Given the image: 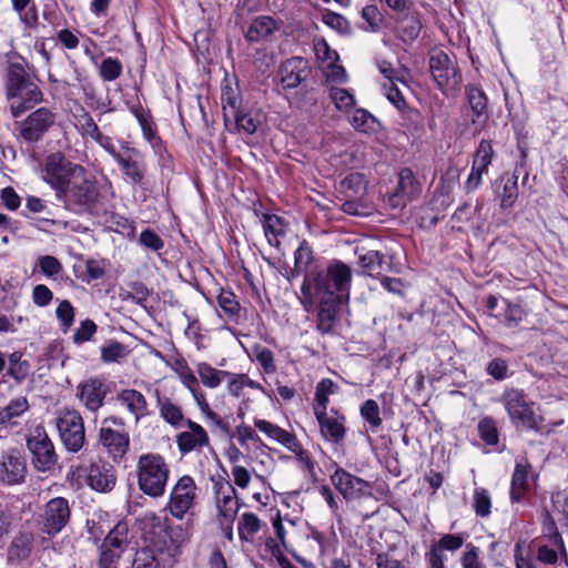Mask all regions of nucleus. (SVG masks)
<instances>
[{
    "label": "nucleus",
    "mask_w": 568,
    "mask_h": 568,
    "mask_svg": "<svg viewBox=\"0 0 568 568\" xmlns=\"http://www.w3.org/2000/svg\"><path fill=\"white\" fill-rule=\"evenodd\" d=\"M42 179L55 191L59 201L75 211L88 210L98 200L99 189L93 178L60 152L47 156Z\"/></svg>",
    "instance_id": "1"
},
{
    "label": "nucleus",
    "mask_w": 568,
    "mask_h": 568,
    "mask_svg": "<svg viewBox=\"0 0 568 568\" xmlns=\"http://www.w3.org/2000/svg\"><path fill=\"white\" fill-rule=\"evenodd\" d=\"M141 535L153 552L172 562L182 554L191 540L193 523L174 524L168 516L146 511L139 519Z\"/></svg>",
    "instance_id": "2"
},
{
    "label": "nucleus",
    "mask_w": 568,
    "mask_h": 568,
    "mask_svg": "<svg viewBox=\"0 0 568 568\" xmlns=\"http://www.w3.org/2000/svg\"><path fill=\"white\" fill-rule=\"evenodd\" d=\"M351 281V268L343 262L335 261L325 270L305 275L298 301L306 312L313 310L316 298L343 301L348 295Z\"/></svg>",
    "instance_id": "3"
},
{
    "label": "nucleus",
    "mask_w": 568,
    "mask_h": 568,
    "mask_svg": "<svg viewBox=\"0 0 568 568\" xmlns=\"http://www.w3.org/2000/svg\"><path fill=\"white\" fill-rule=\"evenodd\" d=\"M170 473V465L166 459L158 453H144L138 458V487L149 497L160 498L164 496Z\"/></svg>",
    "instance_id": "4"
},
{
    "label": "nucleus",
    "mask_w": 568,
    "mask_h": 568,
    "mask_svg": "<svg viewBox=\"0 0 568 568\" xmlns=\"http://www.w3.org/2000/svg\"><path fill=\"white\" fill-rule=\"evenodd\" d=\"M500 403L516 428L540 429L542 418L536 414L535 403L523 389L507 388L500 396Z\"/></svg>",
    "instance_id": "5"
},
{
    "label": "nucleus",
    "mask_w": 568,
    "mask_h": 568,
    "mask_svg": "<svg viewBox=\"0 0 568 568\" xmlns=\"http://www.w3.org/2000/svg\"><path fill=\"white\" fill-rule=\"evenodd\" d=\"M428 67L437 88L445 94L457 91L462 83V73L454 58L442 48L428 52Z\"/></svg>",
    "instance_id": "6"
},
{
    "label": "nucleus",
    "mask_w": 568,
    "mask_h": 568,
    "mask_svg": "<svg viewBox=\"0 0 568 568\" xmlns=\"http://www.w3.org/2000/svg\"><path fill=\"white\" fill-rule=\"evenodd\" d=\"M99 443L114 463H121L130 448V435L125 430L124 419L115 415L105 417L99 430Z\"/></svg>",
    "instance_id": "7"
},
{
    "label": "nucleus",
    "mask_w": 568,
    "mask_h": 568,
    "mask_svg": "<svg viewBox=\"0 0 568 568\" xmlns=\"http://www.w3.org/2000/svg\"><path fill=\"white\" fill-rule=\"evenodd\" d=\"M74 474L79 479H83L91 489L99 493H109L116 484L114 467L102 458L83 460L75 467Z\"/></svg>",
    "instance_id": "8"
},
{
    "label": "nucleus",
    "mask_w": 568,
    "mask_h": 568,
    "mask_svg": "<svg viewBox=\"0 0 568 568\" xmlns=\"http://www.w3.org/2000/svg\"><path fill=\"white\" fill-rule=\"evenodd\" d=\"M197 486L190 475H183L172 486L164 510L178 519L183 520L190 510L195 506Z\"/></svg>",
    "instance_id": "9"
},
{
    "label": "nucleus",
    "mask_w": 568,
    "mask_h": 568,
    "mask_svg": "<svg viewBox=\"0 0 568 568\" xmlns=\"http://www.w3.org/2000/svg\"><path fill=\"white\" fill-rule=\"evenodd\" d=\"M27 447L32 455V464L39 471H50L58 463L53 443L43 426H36L27 436Z\"/></svg>",
    "instance_id": "10"
},
{
    "label": "nucleus",
    "mask_w": 568,
    "mask_h": 568,
    "mask_svg": "<svg viewBox=\"0 0 568 568\" xmlns=\"http://www.w3.org/2000/svg\"><path fill=\"white\" fill-rule=\"evenodd\" d=\"M57 427L67 450L78 453L85 443L83 418L74 409H65L57 417Z\"/></svg>",
    "instance_id": "11"
},
{
    "label": "nucleus",
    "mask_w": 568,
    "mask_h": 568,
    "mask_svg": "<svg viewBox=\"0 0 568 568\" xmlns=\"http://www.w3.org/2000/svg\"><path fill=\"white\" fill-rule=\"evenodd\" d=\"M331 481L345 500H357L372 497V483L357 477L342 467H336Z\"/></svg>",
    "instance_id": "12"
},
{
    "label": "nucleus",
    "mask_w": 568,
    "mask_h": 568,
    "mask_svg": "<svg viewBox=\"0 0 568 568\" xmlns=\"http://www.w3.org/2000/svg\"><path fill=\"white\" fill-rule=\"evenodd\" d=\"M216 520L234 521L240 509V503L234 486L226 479L213 481Z\"/></svg>",
    "instance_id": "13"
},
{
    "label": "nucleus",
    "mask_w": 568,
    "mask_h": 568,
    "mask_svg": "<svg viewBox=\"0 0 568 568\" xmlns=\"http://www.w3.org/2000/svg\"><path fill=\"white\" fill-rule=\"evenodd\" d=\"M118 165L132 185H142L146 174L144 154L136 148L123 143V154L116 155Z\"/></svg>",
    "instance_id": "14"
},
{
    "label": "nucleus",
    "mask_w": 568,
    "mask_h": 568,
    "mask_svg": "<svg viewBox=\"0 0 568 568\" xmlns=\"http://www.w3.org/2000/svg\"><path fill=\"white\" fill-rule=\"evenodd\" d=\"M71 509L69 501L63 497L50 499L42 514V530L48 535L60 532L69 523Z\"/></svg>",
    "instance_id": "15"
},
{
    "label": "nucleus",
    "mask_w": 568,
    "mask_h": 568,
    "mask_svg": "<svg viewBox=\"0 0 568 568\" xmlns=\"http://www.w3.org/2000/svg\"><path fill=\"white\" fill-rule=\"evenodd\" d=\"M420 193V185L410 169L404 168L398 173V183L395 191L388 196L392 209H403Z\"/></svg>",
    "instance_id": "16"
},
{
    "label": "nucleus",
    "mask_w": 568,
    "mask_h": 568,
    "mask_svg": "<svg viewBox=\"0 0 568 568\" xmlns=\"http://www.w3.org/2000/svg\"><path fill=\"white\" fill-rule=\"evenodd\" d=\"M26 475V459L18 449H9L0 456V483L18 485L24 481Z\"/></svg>",
    "instance_id": "17"
},
{
    "label": "nucleus",
    "mask_w": 568,
    "mask_h": 568,
    "mask_svg": "<svg viewBox=\"0 0 568 568\" xmlns=\"http://www.w3.org/2000/svg\"><path fill=\"white\" fill-rule=\"evenodd\" d=\"M184 426L187 427L176 435V445L181 455H187L194 450H201L210 445L207 432L200 424L186 419Z\"/></svg>",
    "instance_id": "18"
},
{
    "label": "nucleus",
    "mask_w": 568,
    "mask_h": 568,
    "mask_svg": "<svg viewBox=\"0 0 568 568\" xmlns=\"http://www.w3.org/2000/svg\"><path fill=\"white\" fill-rule=\"evenodd\" d=\"M54 114L47 108H40L32 112L22 123L20 135L29 142H36L54 123Z\"/></svg>",
    "instance_id": "19"
},
{
    "label": "nucleus",
    "mask_w": 568,
    "mask_h": 568,
    "mask_svg": "<svg viewBox=\"0 0 568 568\" xmlns=\"http://www.w3.org/2000/svg\"><path fill=\"white\" fill-rule=\"evenodd\" d=\"M106 394V385L97 377L89 378L77 387V396L81 404L92 413L98 412L103 406Z\"/></svg>",
    "instance_id": "20"
},
{
    "label": "nucleus",
    "mask_w": 568,
    "mask_h": 568,
    "mask_svg": "<svg viewBox=\"0 0 568 568\" xmlns=\"http://www.w3.org/2000/svg\"><path fill=\"white\" fill-rule=\"evenodd\" d=\"M311 73L308 61L302 57L286 59L280 67L278 77L284 89H295Z\"/></svg>",
    "instance_id": "21"
},
{
    "label": "nucleus",
    "mask_w": 568,
    "mask_h": 568,
    "mask_svg": "<svg viewBox=\"0 0 568 568\" xmlns=\"http://www.w3.org/2000/svg\"><path fill=\"white\" fill-rule=\"evenodd\" d=\"M116 404L133 416L135 424L149 416V403L145 396L134 388H123L115 394Z\"/></svg>",
    "instance_id": "22"
},
{
    "label": "nucleus",
    "mask_w": 568,
    "mask_h": 568,
    "mask_svg": "<svg viewBox=\"0 0 568 568\" xmlns=\"http://www.w3.org/2000/svg\"><path fill=\"white\" fill-rule=\"evenodd\" d=\"M423 16L416 9H408L396 20L395 33L404 44H413L423 30Z\"/></svg>",
    "instance_id": "23"
},
{
    "label": "nucleus",
    "mask_w": 568,
    "mask_h": 568,
    "mask_svg": "<svg viewBox=\"0 0 568 568\" xmlns=\"http://www.w3.org/2000/svg\"><path fill=\"white\" fill-rule=\"evenodd\" d=\"M322 437L331 443L337 444L342 442L345 437V417L343 415H338L336 412L333 414L322 413V415L315 416Z\"/></svg>",
    "instance_id": "24"
},
{
    "label": "nucleus",
    "mask_w": 568,
    "mask_h": 568,
    "mask_svg": "<svg viewBox=\"0 0 568 568\" xmlns=\"http://www.w3.org/2000/svg\"><path fill=\"white\" fill-rule=\"evenodd\" d=\"M526 154L523 152V160L518 162L515 166V170L511 174H504L501 176V182L504 183L501 192L498 194L500 200L501 209H510L515 205L518 197V178L521 171H525Z\"/></svg>",
    "instance_id": "25"
},
{
    "label": "nucleus",
    "mask_w": 568,
    "mask_h": 568,
    "mask_svg": "<svg viewBox=\"0 0 568 568\" xmlns=\"http://www.w3.org/2000/svg\"><path fill=\"white\" fill-rule=\"evenodd\" d=\"M466 98L471 110V123L481 126L487 119L488 99L484 90L476 84L466 87Z\"/></svg>",
    "instance_id": "26"
},
{
    "label": "nucleus",
    "mask_w": 568,
    "mask_h": 568,
    "mask_svg": "<svg viewBox=\"0 0 568 568\" xmlns=\"http://www.w3.org/2000/svg\"><path fill=\"white\" fill-rule=\"evenodd\" d=\"M10 99L12 100L10 105L11 113L17 118L27 110L33 108L34 104L41 102L42 92L36 83L30 81L26 87H23V89H21L19 94L11 95Z\"/></svg>",
    "instance_id": "27"
},
{
    "label": "nucleus",
    "mask_w": 568,
    "mask_h": 568,
    "mask_svg": "<svg viewBox=\"0 0 568 568\" xmlns=\"http://www.w3.org/2000/svg\"><path fill=\"white\" fill-rule=\"evenodd\" d=\"M363 271L369 276H381L392 271V257L379 251H368L358 258Z\"/></svg>",
    "instance_id": "28"
},
{
    "label": "nucleus",
    "mask_w": 568,
    "mask_h": 568,
    "mask_svg": "<svg viewBox=\"0 0 568 568\" xmlns=\"http://www.w3.org/2000/svg\"><path fill=\"white\" fill-rule=\"evenodd\" d=\"M320 307L317 313V329L322 334H329L333 332L337 313L342 304L341 300L318 298Z\"/></svg>",
    "instance_id": "29"
},
{
    "label": "nucleus",
    "mask_w": 568,
    "mask_h": 568,
    "mask_svg": "<svg viewBox=\"0 0 568 568\" xmlns=\"http://www.w3.org/2000/svg\"><path fill=\"white\" fill-rule=\"evenodd\" d=\"M34 537L31 532H20L8 548V561L20 564L28 559L33 549Z\"/></svg>",
    "instance_id": "30"
},
{
    "label": "nucleus",
    "mask_w": 568,
    "mask_h": 568,
    "mask_svg": "<svg viewBox=\"0 0 568 568\" xmlns=\"http://www.w3.org/2000/svg\"><path fill=\"white\" fill-rule=\"evenodd\" d=\"M262 224L268 244L278 248L281 239L286 234L287 225L284 219L275 214H264Z\"/></svg>",
    "instance_id": "31"
},
{
    "label": "nucleus",
    "mask_w": 568,
    "mask_h": 568,
    "mask_svg": "<svg viewBox=\"0 0 568 568\" xmlns=\"http://www.w3.org/2000/svg\"><path fill=\"white\" fill-rule=\"evenodd\" d=\"M531 466L529 463H517L511 477L510 499L514 503H519L528 489V476Z\"/></svg>",
    "instance_id": "32"
},
{
    "label": "nucleus",
    "mask_w": 568,
    "mask_h": 568,
    "mask_svg": "<svg viewBox=\"0 0 568 568\" xmlns=\"http://www.w3.org/2000/svg\"><path fill=\"white\" fill-rule=\"evenodd\" d=\"M30 78L21 62H10L7 68L8 97L17 95L30 82Z\"/></svg>",
    "instance_id": "33"
},
{
    "label": "nucleus",
    "mask_w": 568,
    "mask_h": 568,
    "mask_svg": "<svg viewBox=\"0 0 568 568\" xmlns=\"http://www.w3.org/2000/svg\"><path fill=\"white\" fill-rule=\"evenodd\" d=\"M277 28V23L273 18L266 16L257 17L251 22L245 37L251 42H258L271 36Z\"/></svg>",
    "instance_id": "34"
},
{
    "label": "nucleus",
    "mask_w": 568,
    "mask_h": 568,
    "mask_svg": "<svg viewBox=\"0 0 568 568\" xmlns=\"http://www.w3.org/2000/svg\"><path fill=\"white\" fill-rule=\"evenodd\" d=\"M217 304L227 321L239 324L242 307L237 296L232 291L221 290L217 295Z\"/></svg>",
    "instance_id": "35"
},
{
    "label": "nucleus",
    "mask_w": 568,
    "mask_h": 568,
    "mask_svg": "<svg viewBox=\"0 0 568 568\" xmlns=\"http://www.w3.org/2000/svg\"><path fill=\"white\" fill-rule=\"evenodd\" d=\"M221 102L223 108V116L226 123L231 122V116H235L237 110L241 109V95L237 88L226 83L222 87Z\"/></svg>",
    "instance_id": "36"
},
{
    "label": "nucleus",
    "mask_w": 568,
    "mask_h": 568,
    "mask_svg": "<svg viewBox=\"0 0 568 568\" xmlns=\"http://www.w3.org/2000/svg\"><path fill=\"white\" fill-rule=\"evenodd\" d=\"M196 374L205 387L216 388L225 376H229V371L217 369L206 362H200L196 364Z\"/></svg>",
    "instance_id": "37"
},
{
    "label": "nucleus",
    "mask_w": 568,
    "mask_h": 568,
    "mask_svg": "<svg viewBox=\"0 0 568 568\" xmlns=\"http://www.w3.org/2000/svg\"><path fill=\"white\" fill-rule=\"evenodd\" d=\"M341 187L347 197L362 199L366 193L367 181L364 174L353 172L342 180Z\"/></svg>",
    "instance_id": "38"
},
{
    "label": "nucleus",
    "mask_w": 568,
    "mask_h": 568,
    "mask_svg": "<svg viewBox=\"0 0 568 568\" xmlns=\"http://www.w3.org/2000/svg\"><path fill=\"white\" fill-rule=\"evenodd\" d=\"M254 426L262 433H264L268 438L277 442L283 446H287L295 435L290 433L276 424H273L265 419L255 418Z\"/></svg>",
    "instance_id": "39"
},
{
    "label": "nucleus",
    "mask_w": 568,
    "mask_h": 568,
    "mask_svg": "<svg viewBox=\"0 0 568 568\" xmlns=\"http://www.w3.org/2000/svg\"><path fill=\"white\" fill-rule=\"evenodd\" d=\"M286 448L295 455L298 467L303 473L310 477H314L316 475V462L313 459L310 452L303 448L296 436L286 446Z\"/></svg>",
    "instance_id": "40"
},
{
    "label": "nucleus",
    "mask_w": 568,
    "mask_h": 568,
    "mask_svg": "<svg viewBox=\"0 0 568 568\" xmlns=\"http://www.w3.org/2000/svg\"><path fill=\"white\" fill-rule=\"evenodd\" d=\"M29 407V402L24 396L11 399L8 405L0 410V426L7 424L16 425L13 419L24 414Z\"/></svg>",
    "instance_id": "41"
},
{
    "label": "nucleus",
    "mask_w": 568,
    "mask_h": 568,
    "mask_svg": "<svg viewBox=\"0 0 568 568\" xmlns=\"http://www.w3.org/2000/svg\"><path fill=\"white\" fill-rule=\"evenodd\" d=\"M328 97L335 108L342 113H351L355 108L356 100L354 94L344 88L331 85Z\"/></svg>",
    "instance_id": "42"
},
{
    "label": "nucleus",
    "mask_w": 568,
    "mask_h": 568,
    "mask_svg": "<svg viewBox=\"0 0 568 568\" xmlns=\"http://www.w3.org/2000/svg\"><path fill=\"white\" fill-rule=\"evenodd\" d=\"M262 521L254 513H243L239 521V537L244 541H253L254 536L261 530Z\"/></svg>",
    "instance_id": "43"
},
{
    "label": "nucleus",
    "mask_w": 568,
    "mask_h": 568,
    "mask_svg": "<svg viewBox=\"0 0 568 568\" xmlns=\"http://www.w3.org/2000/svg\"><path fill=\"white\" fill-rule=\"evenodd\" d=\"M176 373L184 387H186L193 395L194 400L197 403L199 395H204L200 389L199 378L190 366L183 361L178 362Z\"/></svg>",
    "instance_id": "44"
},
{
    "label": "nucleus",
    "mask_w": 568,
    "mask_h": 568,
    "mask_svg": "<svg viewBox=\"0 0 568 568\" xmlns=\"http://www.w3.org/2000/svg\"><path fill=\"white\" fill-rule=\"evenodd\" d=\"M349 123L355 130L364 133L374 132L378 125L376 118L365 109H354Z\"/></svg>",
    "instance_id": "45"
},
{
    "label": "nucleus",
    "mask_w": 568,
    "mask_h": 568,
    "mask_svg": "<svg viewBox=\"0 0 568 568\" xmlns=\"http://www.w3.org/2000/svg\"><path fill=\"white\" fill-rule=\"evenodd\" d=\"M363 22L359 28L366 32H378L383 22V17L375 4L365 6L361 11Z\"/></svg>",
    "instance_id": "46"
},
{
    "label": "nucleus",
    "mask_w": 568,
    "mask_h": 568,
    "mask_svg": "<svg viewBox=\"0 0 568 568\" xmlns=\"http://www.w3.org/2000/svg\"><path fill=\"white\" fill-rule=\"evenodd\" d=\"M9 367L7 375L12 377L18 383L22 382L29 374L30 364L27 361H22V354L20 352H13L8 357Z\"/></svg>",
    "instance_id": "47"
},
{
    "label": "nucleus",
    "mask_w": 568,
    "mask_h": 568,
    "mask_svg": "<svg viewBox=\"0 0 568 568\" xmlns=\"http://www.w3.org/2000/svg\"><path fill=\"white\" fill-rule=\"evenodd\" d=\"M361 416L368 423L372 432H377L382 426L381 410L376 400L367 399L361 406Z\"/></svg>",
    "instance_id": "48"
},
{
    "label": "nucleus",
    "mask_w": 568,
    "mask_h": 568,
    "mask_svg": "<svg viewBox=\"0 0 568 568\" xmlns=\"http://www.w3.org/2000/svg\"><path fill=\"white\" fill-rule=\"evenodd\" d=\"M161 417L174 427L180 426L184 422L183 413L180 406L169 399L159 400Z\"/></svg>",
    "instance_id": "49"
},
{
    "label": "nucleus",
    "mask_w": 568,
    "mask_h": 568,
    "mask_svg": "<svg viewBox=\"0 0 568 568\" xmlns=\"http://www.w3.org/2000/svg\"><path fill=\"white\" fill-rule=\"evenodd\" d=\"M477 429L480 439L487 445L494 446L498 444L499 434L493 417L487 416L479 420Z\"/></svg>",
    "instance_id": "50"
},
{
    "label": "nucleus",
    "mask_w": 568,
    "mask_h": 568,
    "mask_svg": "<svg viewBox=\"0 0 568 568\" xmlns=\"http://www.w3.org/2000/svg\"><path fill=\"white\" fill-rule=\"evenodd\" d=\"M14 11L19 14L20 19L29 27H32L38 21L37 10L32 0H11Z\"/></svg>",
    "instance_id": "51"
},
{
    "label": "nucleus",
    "mask_w": 568,
    "mask_h": 568,
    "mask_svg": "<svg viewBox=\"0 0 568 568\" xmlns=\"http://www.w3.org/2000/svg\"><path fill=\"white\" fill-rule=\"evenodd\" d=\"M77 126L82 136H89L92 140L100 133L93 118L85 109L81 108L80 113L75 115Z\"/></svg>",
    "instance_id": "52"
},
{
    "label": "nucleus",
    "mask_w": 568,
    "mask_h": 568,
    "mask_svg": "<svg viewBox=\"0 0 568 568\" xmlns=\"http://www.w3.org/2000/svg\"><path fill=\"white\" fill-rule=\"evenodd\" d=\"M122 63L116 58H106L102 61L99 69V74L103 81H114L122 74Z\"/></svg>",
    "instance_id": "53"
},
{
    "label": "nucleus",
    "mask_w": 568,
    "mask_h": 568,
    "mask_svg": "<svg viewBox=\"0 0 568 568\" xmlns=\"http://www.w3.org/2000/svg\"><path fill=\"white\" fill-rule=\"evenodd\" d=\"M125 356V346L120 342L109 341L101 347V359L104 363H115Z\"/></svg>",
    "instance_id": "54"
},
{
    "label": "nucleus",
    "mask_w": 568,
    "mask_h": 568,
    "mask_svg": "<svg viewBox=\"0 0 568 568\" xmlns=\"http://www.w3.org/2000/svg\"><path fill=\"white\" fill-rule=\"evenodd\" d=\"M55 316L63 332L70 329L75 317V310L71 302L68 300L61 301L55 310Z\"/></svg>",
    "instance_id": "55"
},
{
    "label": "nucleus",
    "mask_w": 568,
    "mask_h": 568,
    "mask_svg": "<svg viewBox=\"0 0 568 568\" xmlns=\"http://www.w3.org/2000/svg\"><path fill=\"white\" fill-rule=\"evenodd\" d=\"M473 507L479 517H488L490 515L491 498L487 489L476 488L474 490Z\"/></svg>",
    "instance_id": "56"
},
{
    "label": "nucleus",
    "mask_w": 568,
    "mask_h": 568,
    "mask_svg": "<svg viewBox=\"0 0 568 568\" xmlns=\"http://www.w3.org/2000/svg\"><path fill=\"white\" fill-rule=\"evenodd\" d=\"M312 262V247L305 240H303L294 253V264L296 265V272H306Z\"/></svg>",
    "instance_id": "57"
},
{
    "label": "nucleus",
    "mask_w": 568,
    "mask_h": 568,
    "mask_svg": "<svg viewBox=\"0 0 568 568\" xmlns=\"http://www.w3.org/2000/svg\"><path fill=\"white\" fill-rule=\"evenodd\" d=\"M494 156V150L491 142L488 140H481L476 150L473 164L477 165L480 169H488V165L491 163Z\"/></svg>",
    "instance_id": "58"
},
{
    "label": "nucleus",
    "mask_w": 568,
    "mask_h": 568,
    "mask_svg": "<svg viewBox=\"0 0 568 568\" xmlns=\"http://www.w3.org/2000/svg\"><path fill=\"white\" fill-rule=\"evenodd\" d=\"M98 326L92 320H84L80 323V326L75 329L72 339L77 345H82L91 341L97 333Z\"/></svg>",
    "instance_id": "59"
},
{
    "label": "nucleus",
    "mask_w": 568,
    "mask_h": 568,
    "mask_svg": "<svg viewBox=\"0 0 568 568\" xmlns=\"http://www.w3.org/2000/svg\"><path fill=\"white\" fill-rule=\"evenodd\" d=\"M200 398H197V406L202 414L206 417L209 422L214 424L216 427L222 429L223 432H229V424L215 412H213L206 402L205 395H199Z\"/></svg>",
    "instance_id": "60"
},
{
    "label": "nucleus",
    "mask_w": 568,
    "mask_h": 568,
    "mask_svg": "<svg viewBox=\"0 0 568 568\" xmlns=\"http://www.w3.org/2000/svg\"><path fill=\"white\" fill-rule=\"evenodd\" d=\"M150 295L149 288L142 282H132L128 284L124 300L132 301L139 305H143Z\"/></svg>",
    "instance_id": "61"
},
{
    "label": "nucleus",
    "mask_w": 568,
    "mask_h": 568,
    "mask_svg": "<svg viewBox=\"0 0 568 568\" xmlns=\"http://www.w3.org/2000/svg\"><path fill=\"white\" fill-rule=\"evenodd\" d=\"M396 81L385 82L383 90L387 100L399 111H404L407 108L406 100L400 90L395 84Z\"/></svg>",
    "instance_id": "62"
},
{
    "label": "nucleus",
    "mask_w": 568,
    "mask_h": 568,
    "mask_svg": "<svg viewBox=\"0 0 568 568\" xmlns=\"http://www.w3.org/2000/svg\"><path fill=\"white\" fill-rule=\"evenodd\" d=\"M231 121L235 123L237 131H243L247 134H253L258 125V121L255 120L250 113H243L237 110L235 116H231Z\"/></svg>",
    "instance_id": "63"
},
{
    "label": "nucleus",
    "mask_w": 568,
    "mask_h": 568,
    "mask_svg": "<svg viewBox=\"0 0 568 568\" xmlns=\"http://www.w3.org/2000/svg\"><path fill=\"white\" fill-rule=\"evenodd\" d=\"M479 554L478 547L473 544H467L460 559L463 568H486L479 559Z\"/></svg>",
    "instance_id": "64"
}]
</instances>
